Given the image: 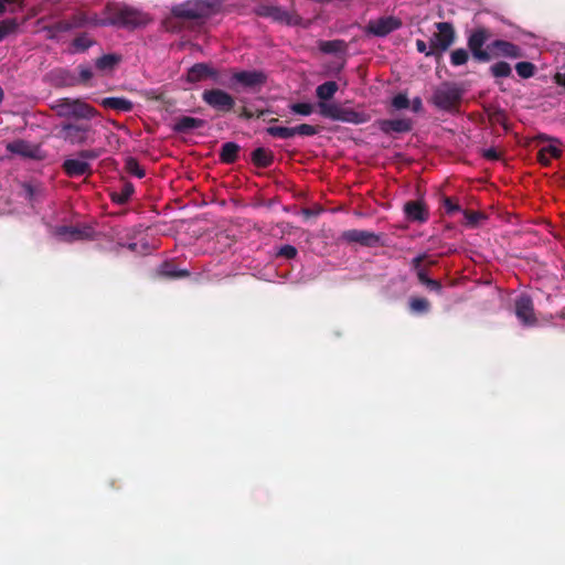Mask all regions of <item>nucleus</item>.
I'll return each instance as SVG.
<instances>
[{"label": "nucleus", "mask_w": 565, "mask_h": 565, "mask_svg": "<svg viewBox=\"0 0 565 565\" xmlns=\"http://www.w3.org/2000/svg\"><path fill=\"white\" fill-rule=\"evenodd\" d=\"M222 8V0H185L171 7L173 17L185 20L207 18Z\"/></svg>", "instance_id": "obj_1"}, {"label": "nucleus", "mask_w": 565, "mask_h": 565, "mask_svg": "<svg viewBox=\"0 0 565 565\" xmlns=\"http://www.w3.org/2000/svg\"><path fill=\"white\" fill-rule=\"evenodd\" d=\"M147 13L128 6H116L110 9V15L99 22L100 25H114L125 29H137L149 23Z\"/></svg>", "instance_id": "obj_2"}, {"label": "nucleus", "mask_w": 565, "mask_h": 565, "mask_svg": "<svg viewBox=\"0 0 565 565\" xmlns=\"http://www.w3.org/2000/svg\"><path fill=\"white\" fill-rule=\"evenodd\" d=\"M52 109L58 117L89 120L98 115V111L81 99L60 98L52 104Z\"/></svg>", "instance_id": "obj_3"}, {"label": "nucleus", "mask_w": 565, "mask_h": 565, "mask_svg": "<svg viewBox=\"0 0 565 565\" xmlns=\"http://www.w3.org/2000/svg\"><path fill=\"white\" fill-rule=\"evenodd\" d=\"M266 82V76L260 71H232L228 87L235 90L260 88Z\"/></svg>", "instance_id": "obj_4"}, {"label": "nucleus", "mask_w": 565, "mask_h": 565, "mask_svg": "<svg viewBox=\"0 0 565 565\" xmlns=\"http://www.w3.org/2000/svg\"><path fill=\"white\" fill-rule=\"evenodd\" d=\"M88 24V20L84 14H75L71 19L58 20L52 24L44 25L42 31L45 32L47 40L58 41L63 33L83 28Z\"/></svg>", "instance_id": "obj_5"}, {"label": "nucleus", "mask_w": 565, "mask_h": 565, "mask_svg": "<svg viewBox=\"0 0 565 565\" xmlns=\"http://www.w3.org/2000/svg\"><path fill=\"white\" fill-rule=\"evenodd\" d=\"M514 313L519 322L526 328L535 327L537 319L534 312V306L532 298L522 292L514 299Z\"/></svg>", "instance_id": "obj_6"}, {"label": "nucleus", "mask_w": 565, "mask_h": 565, "mask_svg": "<svg viewBox=\"0 0 565 565\" xmlns=\"http://www.w3.org/2000/svg\"><path fill=\"white\" fill-rule=\"evenodd\" d=\"M461 98V89L457 86L445 83L438 86L433 95V102L436 107L450 110Z\"/></svg>", "instance_id": "obj_7"}, {"label": "nucleus", "mask_w": 565, "mask_h": 565, "mask_svg": "<svg viewBox=\"0 0 565 565\" xmlns=\"http://www.w3.org/2000/svg\"><path fill=\"white\" fill-rule=\"evenodd\" d=\"M202 99L211 108L218 111H231L235 106L234 97L221 88L205 89Z\"/></svg>", "instance_id": "obj_8"}, {"label": "nucleus", "mask_w": 565, "mask_h": 565, "mask_svg": "<svg viewBox=\"0 0 565 565\" xmlns=\"http://www.w3.org/2000/svg\"><path fill=\"white\" fill-rule=\"evenodd\" d=\"M92 127L84 124H63L60 127V137L71 145H83L88 140Z\"/></svg>", "instance_id": "obj_9"}, {"label": "nucleus", "mask_w": 565, "mask_h": 565, "mask_svg": "<svg viewBox=\"0 0 565 565\" xmlns=\"http://www.w3.org/2000/svg\"><path fill=\"white\" fill-rule=\"evenodd\" d=\"M54 236L63 242L88 241L94 237V230L88 225L67 226L62 225L54 230Z\"/></svg>", "instance_id": "obj_10"}, {"label": "nucleus", "mask_w": 565, "mask_h": 565, "mask_svg": "<svg viewBox=\"0 0 565 565\" xmlns=\"http://www.w3.org/2000/svg\"><path fill=\"white\" fill-rule=\"evenodd\" d=\"M489 39V33L486 29H478L473 31L468 39V47L470 49L473 57L480 62H488L491 60L489 49H482Z\"/></svg>", "instance_id": "obj_11"}, {"label": "nucleus", "mask_w": 565, "mask_h": 565, "mask_svg": "<svg viewBox=\"0 0 565 565\" xmlns=\"http://www.w3.org/2000/svg\"><path fill=\"white\" fill-rule=\"evenodd\" d=\"M436 28L438 32L434 33L430 38V46L435 49V51L445 52L454 43V28L448 22H438Z\"/></svg>", "instance_id": "obj_12"}, {"label": "nucleus", "mask_w": 565, "mask_h": 565, "mask_svg": "<svg viewBox=\"0 0 565 565\" xmlns=\"http://www.w3.org/2000/svg\"><path fill=\"white\" fill-rule=\"evenodd\" d=\"M95 157L93 151H81L78 158L66 159L63 163V168L68 177L84 175L90 169L88 160Z\"/></svg>", "instance_id": "obj_13"}, {"label": "nucleus", "mask_w": 565, "mask_h": 565, "mask_svg": "<svg viewBox=\"0 0 565 565\" xmlns=\"http://www.w3.org/2000/svg\"><path fill=\"white\" fill-rule=\"evenodd\" d=\"M7 150L25 159L39 160L42 158V149L40 146L21 139L9 142Z\"/></svg>", "instance_id": "obj_14"}, {"label": "nucleus", "mask_w": 565, "mask_h": 565, "mask_svg": "<svg viewBox=\"0 0 565 565\" xmlns=\"http://www.w3.org/2000/svg\"><path fill=\"white\" fill-rule=\"evenodd\" d=\"M342 239L348 243L372 247L381 242V235L365 230H349L342 233Z\"/></svg>", "instance_id": "obj_15"}, {"label": "nucleus", "mask_w": 565, "mask_h": 565, "mask_svg": "<svg viewBox=\"0 0 565 565\" xmlns=\"http://www.w3.org/2000/svg\"><path fill=\"white\" fill-rule=\"evenodd\" d=\"M401 21L395 17H382L371 20L367 24V31L376 36H385L401 26Z\"/></svg>", "instance_id": "obj_16"}, {"label": "nucleus", "mask_w": 565, "mask_h": 565, "mask_svg": "<svg viewBox=\"0 0 565 565\" xmlns=\"http://www.w3.org/2000/svg\"><path fill=\"white\" fill-rule=\"evenodd\" d=\"M491 56H503L508 58H520L523 51L520 46L504 40H494L488 44Z\"/></svg>", "instance_id": "obj_17"}, {"label": "nucleus", "mask_w": 565, "mask_h": 565, "mask_svg": "<svg viewBox=\"0 0 565 565\" xmlns=\"http://www.w3.org/2000/svg\"><path fill=\"white\" fill-rule=\"evenodd\" d=\"M210 65L206 63H196L188 70L186 81L189 83H199L209 77Z\"/></svg>", "instance_id": "obj_18"}, {"label": "nucleus", "mask_w": 565, "mask_h": 565, "mask_svg": "<svg viewBox=\"0 0 565 565\" xmlns=\"http://www.w3.org/2000/svg\"><path fill=\"white\" fill-rule=\"evenodd\" d=\"M102 105L105 108H110L124 113L130 111L134 107L132 102L124 97H105L102 99Z\"/></svg>", "instance_id": "obj_19"}, {"label": "nucleus", "mask_w": 565, "mask_h": 565, "mask_svg": "<svg viewBox=\"0 0 565 565\" xmlns=\"http://www.w3.org/2000/svg\"><path fill=\"white\" fill-rule=\"evenodd\" d=\"M318 46L326 54L343 55L347 51V43L343 40L320 41Z\"/></svg>", "instance_id": "obj_20"}, {"label": "nucleus", "mask_w": 565, "mask_h": 565, "mask_svg": "<svg viewBox=\"0 0 565 565\" xmlns=\"http://www.w3.org/2000/svg\"><path fill=\"white\" fill-rule=\"evenodd\" d=\"M404 210L411 221L425 222L427 220V212L419 202L411 201L405 204Z\"/></svg>", "instance_id": "obj_21"}, {"label": "nucleus", "mask_w": 565, "mask_h": 565, "mask_svg": "<svg viewBox=\"0 0 565 565\" xmlns=\"http://www.w3.org/2000/svg\"><path fill=\"white\" fill-rule=\"evenodd\" d=\"M121 61L118 54H105L95 61V66L99 72H111Z\"/></svg>", "instance_id": "obj_22"}, {"label": "nucleus", "mask_w": 565, "mask_h": 565, "mask_svg": "<svg viewBox=\"0 0 565 565\" xmlns=\"http://www.w3.org/2000/svg\"><path fill=\"white\" fill-rule=\"evenodd\" d=\"M268 14L276 21H280V22H285L287 23L288 25H296L299 23L300 21V18L297 17V15H292L290 14L288 11L281 9V8H278V7H273V8H269L268 9Z\"/></svg>", "instance_id": "obj_23"}, {"label": "nucleus", "mask_w": 565, "mask_h": 565, "mask_svg": "<svg viewBox=\"0 0 565 565\" xmlns=\"http://www.w3.org/2000/svg\"><path fill=\"white\" fill-rule=\"evenodd\" d=\"M95 44V41L87 34L82 33L76 36L71 43V52L73 54L84 53Z\"/></svg>", "instance_id": "obj_24"}, {"label": "nucleus", "mask_w": 565, "mask_h": 565, "mask_svg": "<svg viewBox=\"0 0 565 565\" xmlns=\"http://www.w3.org/2000/svg\"><path fill=\"white\" fill-rule=\"evenodd\" d=\"M553 142L544 146L539 152V160L542 164H548L552 158H557L561 156V149L557 146V140H552Z\"/></svg>", "instance_id": "obj_25"}, {"label": "nucleus", "mask_w": 565, "mask_h": 565, "mask_svg": "<svg viewBox=\"0 0 565 565\" xmlns=\"http://www.w3.org/2000/svg\"><path fill=\"white\" fill-rule=\"evenodd\" d=\"M319 114L332 120H338L340 118L341 107L333 103H327V100H320L318 103Z\"/></svg>", "instance_id": "obj_26"}, {"label": "nucleus", "mask_w": 565, "mask_h": 565, "mask_svg": "<svg viewBox=\"0 0 565 565\" xmlns=\"http://www.w3.org/2000/svg\"><path fill=\"white\" fill-rule=\"evenodd\" d=\"M253 162L258 167H269L274 161V156L265 148H256L252 153Z\"/></svg>", "instance_id": "obj_27"}, {"label": "nucleus", "mask_w": 565, "mask_h": 565, "mask_svg": "<svg viewBox=\"0 0 565 565\" xmlns=\"http://www.w3.org/2000/svg\"><path fill=\"white\" fill-rule=\"evenodd\" d=\"M409 311L413 315H426L430 310V303L427 299L422 297H412L408 301Z\"/></svg>", "instance_id": "obj_28"}, {"label": "nucleus", "mask_w": 565, "mask_h": 565, "mask_svg": "<svg viewBox=\"0 0 565 565\" xmlns=\"http://www.w3.org/2000/svg\"><path fill=\"white\" fill-rule=\"evenodd\" d=\"M338 90V84L333 81L324 82L316 88V95L320 100L331 99Z\"/></svg>", "instance_id": "obj_29"}, {"label": "nucleus", "mask_w": 565, "mask_h": 565, "mask_svg": "<svg viewBox=\"0 0 565 565\" xmlns=\"http://www.w3.org/2000/svg\"><path fill=\"white\" fill-rule=\"evenodd\" d=\"M159 274L169 278H181L189 275L186 269H179L174 264L164 262L159 267Z\"/></svg>", "instance_id": "obj_30"}, {"label": "nucleus", "mask_w": 565, "mask_h": 565, "mask_svg": "<svg viewBox=\"0 0 565 565\" xmlns=\"http://www.w3.org/2000/svg\"><path fill=\"white\" fill-rule=\"evenodd\" d=\"M418 280L426 286L430 291L438 295L443 292V286L438 280L428 277L427 271L424 268H419L417 273Z\"/></svg>", "instance_id": "obj_31"}, {"label": "nucleus", "mask_w": 565, "mask_h": 565, "mask_svg": "<svg viewBox=\"0 0 565 565\" xmlns=\"http://www.w3.org/2000/svg\"><path fill=\"white\" fill-rule=\"evenodd\" d=\"M239 147L235 142H225L221 149V159L226 163L234 162L237 158Z\"/></svg>", "instance_id": "obj_32"}, {"label": "nucleus", "mask_w": 565, "mask_h": 565, "mask_svg": "<svg viewBox=\"0 0 565 565\" xmlns=\"http://www.w3.org/2000/svg\"><path fill=\"white\" fill-rule=\"evenodd\" d=\"M266 131L268 135L280 139H290L295 137L294 127L270 126L266 129Z\"/></svg>", "instance_id": "obj_33"}, {"label": "nucleus", "mask_w": 565, "mask_h": 565, "mask_svg": "<svg viewBox=\"0 0 565 565\" xmlns=\"http://www.w3.org/2000/svg\"><path fill=\"white\" fill-rule=\"evenodd\" d=\"M515 71L521 78L527 79L534 76L536 67L531 62H519L515 64Z\"/></svg>", "instance_id": "obj_34"}, {"label": "nucleus", "mask_w": 565, "mask_h": 565, "mask_svg": "<svg viewBox=\"0 0 565 565\" xmlns=\"http://www.w3.org/2000/svg\"><path fill=\"white\" fill-rule=\"evenodd\" d=\"M125 169L129 174L139 179L145 177V170L135 158L129 157L126 159Z\"/></svg>", "instance_id": "obj_35"}, {"label": "nucleus", "mask_w": 565, "mask_h": 565, "mask_svg": "<svg viewBox=\"0 0 565 565\" xmlns=\"http://www.w3.org/2000/svg\"><path fill=\"white\" fill-rule=\"evenodd\" d=\"M18 29L15 19H6L0 21V41L12 34Z\"/></svg>", "instance_id": "obj_36"}, {"label": "nucleus", "mask_w": 565, "mask_h": 565, "mask_svg": "<svg viewBox=\"0 0 565 565\" xmlns=\"http://www.w3.org/2000/svg\"><path fill=\"white\" fill-rule=\"evenodd\" d=\"M289 109L292 114L306 117L313 113L315 107L310 103H294L289 105Z\"/></svg>", "instance_id": "obj_37"}, {"label": "nucleus", "mask_w": 565, "mask_h": 565, "mask_svg": "<svg viewBox=\"0 0 565 565\" xmlns=\"http://www.w3.org/2000/svg\"><path fill=\"white\" fill-rule=\"evenodd\" d=\"M386 126L395 132H407L412 129L409 120L406 119H392L386 122Z\"/></svg>", "instance_id": "obj_38"}, {"label": "nucleus", "mask_w": 565, "mask_h": 565, "mask_svg": "<svg viewBox=\"0 0 565 565\" xmlns=\"http://www.w3.org/2000/svg\"><path fill=\"white\" fill-rule=\"evenodd\" d=\"M494 77H509L511 75V66L507 62H497L490 67Z\"/></svg>", "instance_id": "obj_39"}, {"label": "nucleus", "mask_w": 565, "mask_h": 565, "mask_svg": "<svg viewBox=\"0 0 565 565\" xmlns=\"http://www.w3.org/2000/svg\"><path fill=\"white\" fill-rule=\"evenodd\" d=\"M469 54L465 49H457L450 54V63L454 66H461L468 62Z\"/></svg>", "instance_id": "obj_40"}, {"label": "nucleus", "mask_w": 565, "mask_h": 565, "mask_svg": "<svg viewBox=\"0 0 565 565\" xmlns=\"http://www.w3.org/2000/svg\"><path fill=\"white\" fill-rule=\"evenodd\" d=\"M226 78H227V75L225 73L210 66L207 79H211L213 82V84L228 87L230 79L227 81Z\"/></svg>", "instance_id": "obj_41"}, {"label": "nucleus", "mask_w": 565, "mask_h": 565, "mask_svg": "<svg viewBox=\"0 0 565 565\" xmlns=\"http://www.w3.org/2000/svg\"><path fill=\"white\" fill-rule=\"evenodd\" d=\"M135 189L131 183H125L118 193H114L113 199L118 203H125L130 199Z\"/></svg>", "instance_id": "obj_42"}, {"label": "nucleus", "mask_w": 565, "mask_h": 565, "mask_svg": "<svg viewBox=\"0 0 565 565\" xmlns=\"http://www.w3.org/2000/svg\"><path fill=\"white\" fill-rule=\"evenodd\" d=\"M338 120L351 124H360L363 121V116L354 110L341 109L340 118Z\"/></svg>", "instance_id": "obj_43"}, {"label": "nucleus", "mask_w": 565, "mask_h": 565, "mask_svg": "<svg viewBox=\"0 0 565 565\" xmlns=\"http://www.w3.org/2000/svg\"><path fill=\"white\" fill-rule=\"evenodd\" d=\"M199 127V119L193 117H182L177 124V130L189 131Z\"/></svg>", "instance_id": "obj_44"}, {"label": "nucleus", "mask_w": 565, "mask_h": 565, "mask_svg": "<svg viewBox=\"0 0 565 565\" xmlns=\"http://www.w3.org/2000/svg\"><path fill=\"white\" fill-rule=\"evenodd\" d=\"M318 132L315 126L308 124H301L294 127V136L299 135L303 137L315 136Z\"/></svg>", "instance_id": "obj_45"}, {"label": "nucleus", "mask_w": 565, "mask_h": 565, "mask_svg": "<svg viewBox=\"0 0 565 565\" xmlns=\"http://www.w3.org/2000/svg\"><path fill=\"white\" fill-rule=\"evenodd\" d=\"M409 105H411V102H409L407 95L404 93L397 94L392 99V106L397 110L406 109L409 107Z\"/></svg>", "instance_id": "obj_46"}, {"label": "nucleus", "mask_w": 565, "mask_h": 565, "mask_svg": "<svg viewBox=\"0 0 565 565\" xmlns=\"http://www.w3.org/2000/svg\"><path fill=\"white\" fill-rule=\"evenodd\" d=\"M298 254V250L292 245H282L278 248L276 255L287 258V259H294Z\"/></svg>", "instance_id": "obj_47"}, {"label": "nucleus", "mask_w": 565, "mask_h": 565, "mask_svg": "<svg viewBox=\"0 0 565 565\" xmlns=\"http://www.w3.org/2000/svg\"><path fill=\"white\" fill-rule=\"evenodd\" d=\"M79 72V79L82 82H88L93 77V70L89 65H79L78 66Z\"/></svg>", "instance_id": "obj_48"}, {"label": "nucleus", "mask_w": 565, "mask_h": 565, "mask_svg": "<svg viewBox=\"0 0 565 565\" xmlns=\"http://www.w3.org/2000/svg\"><path fill=\"white\" fill-rule=\"evenodd\" d=\"M416 49L419 53H423L426 56H431L435 54V49H433L431 46L428 49L427 43L423 40L416 41Z\"/></svg>", "instance_id": "obj_49"}, {"label": "nucleus", "mask_w": 565, "mask_h": 565, "mask_svg": "<svg viewBox=\"0 0 565 565\" xmlns=\"http://www.w3.org/2000/svg\"><path fill=\"white\" fill-rule=\"evenodd\" d=\"M23 195H24L25 200H28L30 203H33L36 198V192L31 184H24Z\"/></svg>", "instance_id": "obj_50"}, {"label": "nucleus", "mask_w": 565, "mask_h": 565, "mask_svg": "<svg viewBox=\"0 0 565 565\" xmlns=\"http://www.w3.org/2000/svg\"><path fill=\"white\" fill-rule=\"evenodd\" d=\"M9 4L22 7V0H0V14L4 13Z\"/></svg>", "instance_id": "obj_51"}, {"label": "nucleus", "mask_w": 565, "mask_h": 565, "mask_svg": "<svg viewBox=\"0 0 565 565\" xmlns=\"http://www.w3.org/2000/svg\"><path fill=\"white\" fill-rule=\"evenodd\" d=\"M425 257H426V254H419L413 258L412 266L416 270V274L418 273V269L422 268L420 264L425 259Z\"/></svg>", "instance_id": "obj_52"}, {"label": "nucleus", "mask_w": 565, "mask_h": 565, "mask_svg": "<svg viewBox=\"0 0 565 565\" xmlns=\"http://www.w3.org/2000/svg\"><path fill=\"white\" fill-rule=\"evenodd\" d=\"M412 106V110L414 113H419L422 109H423V102H422V98L420 97H415L412 102H411V105Z\"/></svg>", "instance_id": "obj_53"}, {"label": "nucleus", "mask_w": 565, "mask_h": 565, "mask_svg": "<svg viewBox=\"0 0 565 565\" xmlns=\"http://www.w3.org/2000/svg\"><path fill=\"white\" fill-rule=\"evenodd\" d=\"M483 156L487 159H491V160L498 159V153H497L495 149H493V148L486 149L483 152Z\"/></svg>", "instance_id": "obj_54"}, {"label": "nucleus", "mask_w": 565, "mask_h": 565, "mask_svg": "<svg viewBox=\"0 0 565 565\" xmlns=\"http://www.w3.org/2000/svg\"><path fill=\"white\" fill-rule=\"evenodd\" d=\"M554 79L557 85L565 87V72L556 73Z\"/></svg>", "instance_id": "obj_55"}, {"label": "nucleus", "mask_w": 565, "mask_h": 565, "mask_svg": "<svg viewBox=\"0 0 565 565\" xmlns=\"http://www.w3.org/2000/svg\"><path fill=\"white\" fill-rule=\"evenodd\" d=\"M445 205L448 212H454L458 210V206L454 205L448 199L446 200Z\"/></svg>", "instance_id": "obj_56"}, {"label": "nucleus", "mask_w": 565, "mask_h": 565, "mask_svg": "<svg viewBox=\"0 0 565 565\" xmlns=\"http://www.w3.org/2000/svg\"><path fill=\"white\" fill-rule=\"evenodd\" d=\"M122 246H125V244H121ZM126 247L128 249H130L131 252H138V244L137 243H129L126 245Z\"/></svg>", "instance_id": "obj_57"}, {"label": "nucleus", "mask_w": 565, "mask_h": 565, "mask_svg": "<svg viewBox=\"0 0 565 565\" xmlns=\"http://www.w3.org/2000/svg\"><path fill=\"white\" fill-rule=\"evenodd\" d=\"M478 218H479L478 214H471V215L468 216V222L473 224V223H476L478 221Z\"/></svg>", "instance_id": "obj_58"}, {"label": "nucleus", "mask_w": 565, "mask_h": 565, "mask_svg": "<svg viewBox=\"0 0 565 565\" xmlns=\"http://www.w3.org/2000/svg\"><path fill=\"white\" fill-rule=\"evenodd\" d=\"M2 98H3V92H2V88L0 87V103L2 102Z\"/></svg>", "instance_id": "obj_59"}, {"label": "nucleus", "mask_w": 565, "mask_h": 565, "mask_svg": "<svg viewBox=\"0 0 565 565\" xmlns=\"http://www.w3.org/2000/svg\"><path fill=\"white\" fill-rule=\"evenodd\" d=\"M142 249H145V250L147 249V244L146 243L142 244Z\"/></svg>", "instance_id": "obj_60"}]
</instances>
